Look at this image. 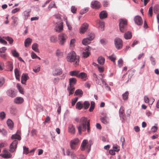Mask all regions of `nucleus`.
<instances>
[{
    "instance_id": "obj_1",
    "label": "nucleus",
    "mask_w": 159,
    "mask_h": 159,
    "mask_svg": "<svg viewBox=\"0 0 159 159\" xmlns=\"http://www.w3.org/2000/svg\"><path fill=\"white\" fill-rule=\"evenodd\" d=\"M75 120L77 122H80V124L77 126L78 133L80 134L82 132H85L86 130L88 133L90 132V120H88L87 118L85 117H83L81 118L76 117Z\"/></svg>"
},
{
    "instance_id": "obj_2",
    "label": "nucleus",
    "mask_w": 159,
    "mask_h": 159,
    "mask_svg": "<svg viewBox=\"0 0 159 159\" xmlns=\"http://www.w3.org/2000/svg\"><path fill=\"white\" fill-rule=\"evenodd\" d=\"M67 61L70 62H74V64L76 66L79 65V57L77 56L74 51H71L69 53L66 57Z\"/></svg>"
},
{
    "instance_id": "obj_3",
    "label": "nucleus",
    "mask_w": 159,
    "mask_h": 159,
    "mask_svg": "<svg viewBox=\"0 0 159 159\" xmlns=\"http://www.w3.org/2000/svg\"><path fill=\"white\" fill-rule=\"evenodd\" d=\"M128 22L126 19L120 18L119 20V30L122 33H124L128 30Z\"/></svg>"
},
{
    "instance_id": "obj_4",
    "label": "nucleus",
    "mask_w": 159,
    "mask_h": 159,
    "mask_svg": "<svg viewBox=\"0 0 159 159\" xmlns=\"http://www.w3.org/2000/svg\"><path fill=\"white\" fill-rule=\"evenodd\" d=\"M89 142V143H88V141L86 140H84L83 141L81 146V149L82 151H84L87 149H88V152H89L91 149V145L93 144V141L90 140Z\"/></svg>"
},
{
    "instance_id": "obj_5",
    "label": "nucleus",
    "mask_w": 159,
    "mask_h": 159,
    "mask_svg": "<svg viewBox=\"0 0 159 159\" xmlns=\"http://www.w3.org/2000/svg\"><path fill=\"white\" fill-rule=\"evenodd\" d=\"M114 44L116 48L118 50L121 49L123 46V42L121 39L118 37L114 39Z\"/></svg>"
},
{
    "instance_id": "obj_6",
    "label": "nucleus",
    "mask_w": 159,
    "mask_h": 159,
    "mask_svg": "<svg viewBox=\"0 0 159 159\" xmlns=\"http://www.w3.org/2000/svg\"><path fill=\"white\" fill-rule=\"evenodd\" d=\"M67 38L66 35L63 33L59 34L58 35V39L59 40V43L61 45H63L66 42Z\"/></svg>"
},
{
    "instance_id": "obj_7",
    "label": "nucleus",
    "mask_w": 159,
    "mask_h": 159,
    "mask_svg": "<svg viewBox=\"0 0 159 159\" xmlns=\"http://www.w3.org/2000/svg\"><path fill=\"white\" fill-rule=\"evenodd\" d=\"M94 38V35L92 34L89 36V37L84 39L82 41L83 44L86 45L90 43V41L93 40Z\"/></svg>"
},
{
    "instance_id": "obj_8",
    "label": "nucleus",
    "mask_w": 159,
    "mask_h": 159,
    "mask_svg": "<svg viewBox=\"0 0 159 159\" xmlns=\"http://www.w3.org/2000/svg\"><path fill=\"white\" fill-rule=\"evenodd\" d=\"M79 142L78 139L75 138L71 140L70 142V145L72 149H75L76 148V146Z\"/></svg>"
},
{
    "instance_id": "obj_9",
    "label": "nucleus",
    "mask_w": 159,
    "mask_h": 159,
    "mask_svg": "<svg viewBox=\"0 0 159 159\" xmlns=\"http://www.w3.org/2000/svg\"><path fill=\"white\" fill-rule=\"evenodd\" d=\"M134 20L135 23L139 26L141 25L143 23L142 17L139 16L137 15L134 18Z\"/></svg>"
},
{
    "instance_id": "obj_10",
    "label": "nucleus",
    "mask_w": 159,
    "mask_h": 159,
    "mask_svg": "<svg viewBox=\"0 0 159 159\" xmlns=\"http://www.w3.org/2000/svg\"><path fill=\"white\" fill-rule=\"evenodd\" d=\"M18 143L17 140H14L11 144L10 146V151L11 152H14L17 148V146Z\"/></svg>"
},
{
    "instance_id": "obj_11",
    "label": "nucleus",
    "mask_w": 159,
    "mask_h": 159,
    "mask_svg": "<svg viewBox=\"0 0 159 159\" xmlns=\"http://www.w3.org/2000/svg\"><path fill=\"white\" fill-rule=\"evenodd\" d=\"M55 30L58 32H60L63 30V23L61 21H60L57 23V25L55 28Z\"/></svg>"
},
{
    "instance_id": "obj_12",
    "label": "nucleus",
    "mask_w": 159,
    "mask_h": 159,
    "mask_svg": "<svg viewBox=\"0 0 159 159\" xmlns=\"http://www.w3.org/2000/svg\"><path fill=\"white\" fill-rule=\"evenodd\" d=\"M20 131L19 130H17L16 134H13L11 137V139H17L18 140H20L21 139V138L20 135Z\"/></svg>"
},
{
    "instance_id": "obj_13",
    "label": "nucleus",
    "mask_w": 159,
    "mask_h": 159,
    "mask_svg": "<svg viewBox=\"0 0 159 159\" xmlns=\"http://www.w3.org/2000/svg\"><path fill=\"white\" fill-rule=\"evenodd\" d=\"M89 25L87 23H84L81 26L80 29V33H84L87 30Z\"/></svg>"
},
{
    "instance_id": "obj_14",
    "label": "nucleus",
    "mask_w": 159,
    "mask_h": 159,
    "mask_svg": "<svg viewBox=\"0 0 159 159\" xmlns=\"http://www.w3.org/2000/svg\"><path fill=\"white\" fill-rule=\"evenodd\" d=\"M91 7L94 9H98L99 8V2L97 1H93L91 3Z\"/></svg>"
},
{
    "instance_id": "obj_15",
    "label": "nucleus",
    "mask_w": 159,
    "mask_h": 159,
    "mask_svg": "<svg viewBox=\"0 0 159 159\" xmlns=\"http://www.w3.org/2000/svg\"><path fill=\"white\" fill-rule=\"evenodd\" d=\"M108 16V13L106 10H103L100 12V19H103L107 18Z\"/></svg>"
},
{
    "instance_id": "obj_16",
    "label": "nucleus",
    "mask_w": 159,
    "mask_h": 159,
    "mask_svg": "<svg viewBox=\"0 0 159 159\" xmlns=\"http://www.w3.org/2000/svg\"><path fill=\"white\" fill-rule=\"evenodd\" d=\"M62 73V70L61 69L58 68L56 69L52 73L53 75L54 76L59 75H61Z\"/></svg>"
},
{
    "instance_id": "obj_17",
    "label": "nucleus",
    "mask_w": 159,
    "mask_h": 159,
    "mask_svg": "<svg viewBox=\"0 0 159 159\" xmlns=\"http://www.w3.org/2000/svg\"><path fill=\"white\" fill-rule=\"evenodd\" d=\"M30 10L25 11L23 13V19L24 20H27L30 16Z\"/></svg>"
},
{
    "instance_id": "obj_18",
    "label": "nucleus",
    "mask_w": 159,
    "mask_h": 159,
    "mask_svg": "<svg viewBox=\"0 0 159 159\" xmlns=\"http://www.w3.org/2000/svg\"><path fill=\"white\" fill-rule=\"evenodd\" d=\"M90 48L89 46L86 48L85 52L83 53V57L84 58H87L89 57L90 54V52H89V48Z\"/></svg>"
},
{
    "instance_id": "obj_19",
    "label": "nucleus",
    "mask_w": 159,
    "mask_h": 159,
    "mask_svg": "<svg viewBox=\"0 0 159 159\" xmlns=\"http://www.w3.org/2000/svg\"><path fill=\"white\" fill-rule=\"evenodd\" d=\"M68 131L69 133L72 134H74L75 133V128L73 125L70 124L69 125L68 127Z\"/></svg>"
},
{
    "instance_id": "obj_20",
    "label": "nucleus",
    "mask_w": 159,
    "mask_h": 159,
    "mask_svg": "<svg viewBox=\"0 0 159 159\" xmlns=\"http://www.w3.org/2000/svg\"><path fill=\"white\" fill-rule=\"evenodd\" d=\"M125 33L124 37L126 39H130L132 38V35L131 32L128 31Z\"/></svg>"
},
{
    "instance_id": "obj_21",
    "label": "nucleus",
    "mask_w": 159,
    "mask_h": 159,
    "mask_svg": "<svg viewBox=\"0 0 159 159\" xmlns=\"http://www.w3.org/2000/svg\"><path fill=\"white\" fill-rule=\"evenodd\" d=\"M76 82V80L75 78H71L69 80V86L68 87H74Z\"/></svg>"
},
{
    "instance_id": "obj_22",
    "label": "nucleus",
    "mask_w": 159,
    "mask_h": 159,
    "mask_svg": "<svg viewBox=\"0 0 159 159\" xmlns=\"http://www.w3.org/2000/svg\"><path fill=\"white\" fill-rule=\"evenodd\" d=\"M14 102L17 104H20L24 102V99L21 97H17L14 100Z\"/></svg>"
},
{
    "instance_id": "obj_23",
    "label": "nucleus",
    "mask_w": 159,
    "mask_h": 159,
    "mask_svg": "<svg viewBox=\"0 0 159 159\" xmlns=\"http://www.w3.org/2000/svg\"><path fill=\"white\" fill-rule=\"evenodd\" d=\"M28 76L27 74H23L21 76V82L22 84H25L27 80Z\"/></svg>"
},
{
    "instance_id": "obj_24",
    "label": "nucleus",
    "mask_w": 159,
    "mask_h": 159,
    "mask_svg": "<svg viewBox=\"0 0 159 159\" xmlns=\"http://www.w3.org/2000/svg\"><path fill=\"white\" fill-rule=\"evenodd\" d=\"M87 77V75L84 72H81L79 73L78 77L81 78L84 80H85Z\"/></svg>"
},
{
    "instance_id": "obj_25",
    "label": "nucleus",
    "mask_w": 159,
    "mask_h": 159,
    "mask_svg": "<svg viewBox=\"0 0 159 159\" xmlns=\"http://www.w3.org/2000/svg\"><path fill=\"white\" fill-rule=\"evenodd\" d=\"M32 40L30 38L26 39L25 41V47H28L31 44Z\"/></svg>"
},
{
    "instance_id": "obj_26",
    "label": "nucleus",
    "mask_w": 159,
    "mask_h": 159,
    "mask_svg": "<svg viewBox=\"0 0 159 159\" xmlns=\"http://www.w3.org/2000/svg\"><path fill=\"white\" fill-rule=\"evenodd\" d=\"M14 72L16 79L19 80L20 77V73L19 70L18 69L16 68L14 70Z\"/></svg>"
},
{
    "instance_id": "obj_27",
    "label": "nucleus",
    "mask_w": 159,
    "mask_h": 159,
    "mask_svg": "<svg viewBox=\"0 0 159 159\" xmlns=\"http://www.w3.org/2000/svg\"><path fill=\"white\" fill-rule=\"evenodd\" d=\"M7 124L10 129H11L13 128V123L11 119H8L7 121Z\"/></svg>"
},
{
    "instance_id": "obj_28",
    "label": "nucleus",
    "mask_w": 159,
    "mask_h": 159,
    "mask_svg": "<svg viewBox=\"0 0 159 159\" xmlns=\"http://www.w3.org/2000/svg\"><path fill=\"white\" fill-rule=\"evenodd\" d=\"M7 66L8 70L11 71L13 69V66L12 63L11 61H8L7 62Z\"/></svg>"
},
{
    "instance_id": "obj_29",
    "label": "nucleus",
    "mask_w": 159,
    "mask_h": 159,
    "mask_svg": "<svg viewBox=\"0 0 159 159\" xmlns=\"http://www.w3.org/2000/svg\"><path fill=\"white\" fill-rule=\"evenodd\" d=\"M38 48V44L36 43H34L32 45V49L36 52H39Z\"/></svg>"
},
{
    "instance_id": "obj_30",
    "label": "nucleus",
    "mask_w": 159,
    "mask_h": 159,
    "mask_svg": "<svg viewBox=\"0 0 159 159\" xmlns=\"http://www.w3.org/2000/svg\"><path fill=\"white\" fill-rule=\"evenodd\" d=\"M83 107V105L80 102H77L76 105V108L78 110H81Z\"/></svg>"
},
{
    "instance_id": "obj_31",
    "label": "nucleus",
    "mask_w": 159,
    "mask_h": 159,
    "mask_svg": "<svg viewBox=\"0 0 159 159\" xmlns=\"http://www.w3.org/2000/svg\"><path fill=\"white\" fill-rule=\"evenodd\" d=\"M3 38H4L10 44H11L13 43V39L11 37L7 36L3 37Z\"/></svg>"
},
{
    "instance_id": "obj_32",
    "label": "nucleus",
    "mask_w": 159,
    "mask_h": 159,
    "mask_svg": "<svg viewBox=\"0 0 159 159\" xmlns=\"http://www.w3.org/2000/svg\"><path fill=\"white\" fill-rule=\"evenodd\" d=\"M129 94V92L127 91H126L124 93L122 94V96L123 99L124 100H126L128 99Z\"/></svg>"
},
{
    "instance_id": "obj_33",
    "label": "nucleus",
    "mask_w": 159,
    "mask_h": 159,
    "mask_svg": "<svg viewBox=\"0 0 159 159\" xmlns=\"http://www.w3.org/2000/svg\"><path fill=\"white\" fill-rule=\"evenodd\" d=\"M83 107L84 109H87L90 106V103L88 101H85L83 104Z\"/></svg>"
},
{
    "instance_id": "obj_34",
    "label": "nucleus",
    "mask_w": 159,
    "mask_h": 159,
    "mask_svg": "<svg viewBox=\"0 0 159 159\" xmlns=\"http://www.w3.org/2000/svg\"><path fill=\"white\" fill-rule=\"evenodd\" d=\"M79 72L76 71H71L70 72V75L71 76H76L78 77Z\"/></svg>"
},
{
    "instance_id": "obj_35",
    "label": "nucleus",
    "mask_w": 159,
    "mask_h": 159,
    "mask_svg": "<svg viewBox=\"0 0 159 159\" xmlns=\"http://www.w3.org/2000/svg\"><path fill=\"white\" fill-rule=\"evenodd\" d=\"M107 118L106 116L102 117L100 118V120L102 123L104 124H107Z\"/></svg>"
},
{
    "instance_id": "obj_36",
    "label": "nucleus",
    "mask_w": 159,
    "mask_h": 159,
    "mask_svg": "<svg viewBox=\"0 0 159 159\" xmlns=\"http://www.w3.org/2000/svg\"><path fill=\"white\" fill-rule=\"evenodd\" d=\"M113 150L116 152H118L120 150V147L117 144L113 145L112 146Z\"/></svg>"
},
{
    "instance_id": "obj_37",
    "label": "nucleus",
    "mask_w": 159,
    "mask_h": 159,
    "mask_svg": "<svg viewBox=\"0 0 159 159\" xmlns=\"http://www.w3.org/2000/svg\"><path fill=\"white\" fill-rule=\"evenodd\" d=\"M67 89L69 91V95L73 93L75 90V88L74 87H68Z\"/></svg>"
},
{
    "instance_id": "obj_38",
    "label": "nucleus",
    "mask_w": 159,
    "mask_h": 159,
    "mask_svg": "<svg viewBox=\"0 0 159 159\" xmlns=\"http://www.w3.org/2000/svg\"><path fill=\"white\" fill-rule=\"evenodd\" d=\"M83 94V92L80 89H78L76 90L75 93V95H80L81 97Z\"/></svg>"
},
{
    "instance_id": "obj_39",
    "label": "nucleus",
    "mask_w": 159,
    "mask_h": 159,
    "mask_svg": "<svg viewBox=\"0 0 159 159\" xmlns=\"http://www.w3.org/2000/svg\"><path fill=\"white\" fill-rule=\"evenodd\" d=\"M100 43L102 45L104 46L107 43L108 41L106 39H103L100 40Z\"/></svg>"
},
{
    "instance_id": "obj_40",
    "label": "nucleus",
    "mask_w": 159,
    "mask_h": 159,
    "mask_svg": "<svg viewBox=\"0 0 159 159\" xmlns=\"http://www.w3.org/2000/svg\"><path fill=\"white\" fill-rule=\"evenodd\" d=\"M53 7H54L55 8L57 7L55 6L54 2H52L48 6V8L49 10H51V9Z\"/></svg>"
},
{
    "instance_id": "obj_41",
    "label": "nucleus",
    "mask_w": 159,
    "mask_h": 159,
    "mask_svg": "<svg viewBox=\"0 0 159 159\" xmlns=\"http://www.w3.org/2000/svg\"><path fill=\"white\" fill-rule=\"evenodd\" d=\"M95 104V102H94L92 101L91 102V106L89 110V111L92 112L93 111L94 108Z\"/></svg>"
},
{
    "instance_id": "obj_42",
    "label": "nucleus",
    "mask_w": 159,
    "mask_h": 159,
    "mask_svg": "<svg viewBox=\"0 0 159 159\" xmlns=\"http://www.w3.org/2000/svg\"><path fill=\"white\" fill-rule=\"evenodd\" d=\"M18 89L19 90L20 92L22 94H23L24 92L23 91V89L21 87L20 85L19 84H17L16 85Z\"/></svg>"
},
{
    "instance_id": "obj_43",
    "label": "nucleus",
    "mask_w": 159,
    "mask_h": 159,
    "mask_svg": "<svg viewBox=\"0 0 159 159\" xmlns=\"http://www.w3.org/2000/svg\"><path fill=\"white\" fill-rule=\"evenodd\" d=\"M11 19L13 20V22L14 25H16L18 24V18L17 17H14L12 16Z\"/></svg>"
},
{
    "instance_id": "obj_44",
    "label": "nucleus",
    "mask_w": 159,
    "mask_h": 159,
    "mask_svg": "<svg viewBox=\"0 0 159 159\" xmlns=\"http://www.w3.org/2000/svg\"><path fill=\"white\" fill-rule=\"evenodd\" d=\"M105 22L100 21V30L103 31L104 30Z\"/></svg>"
},
{
    "instance_id": "obj_45",
    "label": "nucleus",
    "mask_w": 159,
    "mask_h": 159,
    "mask_svg": "<svg viewBox=\"0 0 159 159\" xmlns=\"http://www.w3.org/2000/svg\"><path fill=\"white\" fill-rule=\"evenodd\" d=\"M154 12L157 13L159 12V5L158 4L156 5L154 7Z\"/></svg>"
},
{
    "instance_id": "obj_46",
    "label": "nucleus",
    "mask_w": 159,
    "mask_h": 159,
    "mask_svg": "<svg viewBox=\"0 0 159 159\" xmlns=\"http://www.w3.org/2000/svg\"><path fill=\"white\" fill-rule=\"evenodd\" d=\"M75 42V39H72L70 40V47H71L72 48L74 47Z\"/></svg>"
},
{
    "instance_id": "obj_47",
    "label": "nucleus",
    "mask_w": 159,
    "mask_h": 159,
    "mask_svg": "<svg viewBox=\"0 0 159 159\" xmlns=\"http://www.w3.org/2000/svg\"><path fill=\"white\" fill-rule=\"evenodd\" d=\"M105 58L103 57L100 56V65H103L105 62Z\"/></svg>"
},
{
    "instance_id": "obj_48",
    "label": "nucleus",
    "mask_w": 159,
    "mask_h": 159,
    "mask_svg": "<svg viewBox=\"0 0 159 159\" xmlns=\"http://www.w3.org/2000/svg\"><path fill=\"white\" fill-rule=\"evenodd\" d=\"M6 114L4 112H2L0 113V118L1 120H3L6 117Z\"/></svg>"
},
{
    "instance_id": "obj_49",
    "label": "nucleus",
    "mask_w": 159,
    "mask_h": 159,
    "mask_svg": "<svg viewBox=\"0 0 159 159\" xmlns=\"http://www.w3.org/2000/svg\"><path fill=\"white\" fill-rule=\"evenodd\" d=\"M11 53L13 56L18 57L19 56V53L16 51V50H14L11 51Z\"/></svg>"
},
{
    "instance_id": "obj_50",
    "label": "nucleus",
    "mask_w": 159,
    "mask_h": 159,
    "mask_svg": "<svg viewBox=\"0 0 159 159\" xmlns=\"http://www.w3.org/2000/svg\"><path fill=\"white\" fill-rule=\"evenodd\" d=\"M150 60L153 66L155 65L156 64L155 59L152 56L150 57Z\"/></svg>"
},
{
    "instance_id": "obj_51",
    "label": "nucleus",
    "mask_w": 159,
    "mask_h": 159,
    "mask_svg": "<svg viewBox=\"0 0 159 159\" xmlns=\"http://www.w3.org/2000/svg\"><path fill=\"white\" fill-rule=\"evenodd\" d=\"M56 54L57 56L59 57H62L63 55V53L61 52L59 50H57V51Z\"/></svg>"
},
{
    "instance_id": "obj_52",
    "label": "nucleus",
    "mask_w": 159,
    "mask_h": 159,
    "mask_svg": "<svg viewBox=\"0 0 159 159\" xmlns=\"http://www.w3.org/2000/svg\"><path fill=\"white\" fill-rule=\"evenodd\" d=\"M13 92L12 90H9L7 92V94L9 96L12 98H13L15 97V95L13 94Z\"/></svg>"
},
{
    "instance_id": "obj_53",
    "label": "nucleus",
    "mask_w": 159,
    "mask_h": 159,
    "mask_svg": "<svg viewBox=\"0 0 159 159\" xmlns=\"http://www.w3.org/2000/svg\"><path fill=\"white\" fill-rule=\"evenodd\" d=\"M102 5H103V6L104 7H107L108 6L109 3L108 1L107 0H104L102 2Z\"/></svg>"
},
{
    "instance_id": "obj_54",
    "label": "nucleus",
    "mask_w": 159,
    "mask_h": 159,
    "mask_svg": "<svg viewBox=\"0 0 159 159\" xmlns=\"http://www.w3.org/2000/svg\"><path fill=\"white\" fill-rule=\"evenodd\" d=\"M119 115L122 122H123L125 120V114H119Z\"/></svg>"
},
{
    "instance_id": "obj_55",
    "label": "nucleus",
    "mask_w": 159,
    "mask_h": 159,
    "mask_svg": "<svg viewBox=\"0 0 159 159\" xmlns=\"http://www.w3.org/2000/svg\"><path fill=\"white\" fill-rule=\"evenodd\" d=\"M23 153L26 155L29 152V148L25 146L23 147Z\"/></svg>"
},
{
    "instance_id": "obj_56",
    "label": "nucleus",
    "mask_w": 159,
    "mask_h": 159,
    "mask_svg": "<svg viewBox=\"0 0 159 159\" xmlns=\"http://www.w3.org/2000/svg\"><path fill=\"white\" fill-rule=\"evenodd\" d=\"M11 157V154L7 152L3 154L2 157L5 158H10Z\"/></svg>"
},
{
    "instance_id": "obj_57",
    "label": "nucleus",
    "mask_w": 159,
    "mask_h": 159,
    "mask_svg": "<svg viewBox=\"0 0 159 159\" xmlns=\"http://www.w3.org/2000/svg\"><path fill=\"white\" fill-rule=\"evenodd\" d=\"M114 54L111 55V56H110L108 57V58L112 61L113 62H115V60L116 59V57H114Z\"/></svg>"
},
{
    "instance_id": "obj_58",
    "label": "nucleus",
    "mask_w": 159,
    "mask_h": 159,
    "mask_svg": "<svg viewBox=\"0 0 159 159\" xmlns=\"http://www.w3.org/2000/svg\"><path fill=\"white\" fill-rule=\"evenodd\" d=\"M118 66L119 67H121L123 64V61L122 58H120L118 61Z\"/></svg>"
},
{
    "instance_id": "obj_59",
    "label": "nucleus",
    "mask_w": 159,
    "mask_h": 159,
    "mask_svg": "<svg viewBox=\"0 0 159 159\" xmlns=\"http://www.w3.org/2000/svg\"><path fill=\"white\" fill-rule=\"evenodd\" d=\"M78 99V98L76 97L72 99L71 105L72 106H73L75 105V103L77 102Z\"/></svg>"
},
{
    "instance_id": "obj_60",
    "label": "nucleus",
    "mask_w": 159,
    "mask_h": 159,
    "mask_svg": "<svg viewBox=\"0 0 159 159\" xmlns=\"http://www.w3.org/2000/svg\"><path fill=\"white\" fill-rule=\"evenodd\" d=\"M57 40V38L55 36H52L50 38V41L52 42H56Z\"/></svg>"
},
{
    "instance_id": "obj_61",
    "label": "nucleus",
    "mask_w": 159,
    "mask_h": 159,
    "mask_svg": "<svg viewBox=\"0 0 159 159\" xmlns=\"http://www.w3.org/2000/svg\"><path fill=\"white\" fill-rule=\"evenodd\" d=\"M88 11V9L87 8H85L81 10L80 11V13L81 14L83 15L86 13Z\"/></svg>"
},
{
    "instance_id": "obj_62",
    "label": "nucleus",
    "mask_w": 159,
    "mask_h": 159,
    "mask_svg": "<svg viewBox=\"0 0 159 159\" xmlns=\"http://www.w3.org/2000/svg\"><path fill=\"white\" fill-rule=\"evenodd\" d=\"M5 82V79L3 78H0V87L2 86Z\"/></svg>"
},
{
    "instance_id": "obj_63",
    "label": "nucleus",
    "mask_w": 159,
    "mask_h": 159,
    "mask_svg": "<svg viewBox=\"0 0 159 159\" xmlns=\"http://www.w3.org/2000/svg\"><path fill=\"white\" fill-rule=\"evenodd\" d=\"M0 42L4 45H6L7 43V41L2 39L1 36H0Z\"/></svg>"
},
{
    "instance_id": "obj_64",
    "label": "nucleus",
    "mask_w": 159,
    "mask_h": 159,
    "mask_svg": "<svg viewBox=\"0 0 159 159\" xmlns=\"http://www.w3.org/2000/svg\"><path fill=\"white\" fill-rule=\"evenodd\" d=\"M77 11V8L74 6H72L71 7V11L74 13H76Z\"/></svg>"
}]
</instances>
